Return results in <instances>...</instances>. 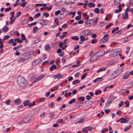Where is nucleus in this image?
<instances>
[{"label": "nucleus", "instance_id": "obj_1", "mask_svg": "<svg viewBox=\"0 0 133 133\" xmlns=\"http://www.w3.org/2000/svg\"><path fill=\"white\" fill-rule=\"evenodd\" d=\"M17 82L19 86L23 88L25 85V81L24 79L22 77H19L17 78Z\"/></svg>", "mask_w": 133, "mask_h": 133}, {"label": "nucleus", "instance_id": "obj_2", "mask_svg": "<svg viewBox=\"0 0 133 133\" xmlns=\"http://www.w3.org/2000/svg\"><path fill=\"white\" fill-rule=\"evenodd\" d=\"M28 55L26 54H23L20 57V58L18 60V63L24 62L28 59Z\"/></svg>", "mask_w": 133, "mask_h": 133}, {"label": "nucleus", "instance_id": "obj_3", "mask_svg": "<svg viewBox=\"0 0 133 133\" xmlns=\"http://www.w3.org/2000/svg\"><path fill=\"white\" fill-rule=\"evenodd\" d=\"M102 56L99 54V53H96L91 57L90 60L91 61L93 62Z\"/></svg>", "mask_w": 133, "mask_h": 133}, {"label": "nucleus", "instance_id": "obj_4", "mask_svg": "<svg viewBox=\"0 0 133 133\" xmlns=\"http://www.w3.org/2000/svg\"><path fill=\"white\" fill-rule=\"evenodd\" d=\"M119 51L117 49L113 50L110 54V56L111 57H115L118 55Z\"/></svg>", "mask_w": 133, "mask_h": 133}, {"label": "nucleus", "instance_id": "obj_5", "mask_svg": "<svg viewBox=\"0 0 133 133\" xmlns=\"http://www.w3.org/2000/svg\"><path fill=\"white\" fill-rule=\"evenodd\" d=\"M82 35L87 36H88L91 35L92 33L90 30H86L83 31L82 32Z\"/></svg>", "mask_w": 133, "mask_h": 133}, {"label": "nucleus", "instance_id": "obj_6", "mask_svg": "<svg viewBox=\"0 0 133 133\" xmlns=\"http://www.w3.org/2000/svg\"><path fill=\"white\" fill-rule=\"evenodd\" d=\"M129 8H127L125 10V11L124 12V14H125V17H124L125 15L124 14H122V16L125 19H127L128 18V16L127 12L128 11H129Z\"/></svg>", "mask_w": 133, "mask_h": 133}, {"label": "nucleus", "instance_id": "obj_7", "mask_svg": "<svg viewBox=\"0 0 133 133\" xmlns=\"http://www.w3.org/2000/svg\"><path fill=\"white\" fill-rule=\"evenodd\" d=\"M98 19V18L97 17L95 19H89V22H90V24L91 25L96 24Z\"/></svg>", "mask_w": 133, "mask_h": 133}, {"label": "nucleus", "instance_id": "obj_8", "mask_svg": "<svg viewBox=\"0 0 133 133\" xmlns=\"http://www.w3.org/2000/svg\"><path fill=\"white\" fill-rule=\"evenodd\" d=\"M41 61V59H38L35 60L34 62L32 63V65L34 66L40 63Z\"/></svg>", "mask_w": 133, "mask_h": 133}, {"label": "nucleus", "instance_id": "obj_9", "mask_svg": "<svg viewBox=\"0 0 133 133\" xmlns=\"http://www.w3.org/2000/svg\"><path fill=\"white\" fill-rule=\"evenodd\" d=\"M53 77L54 79L58 78V79H59L62 78L63 76L60 73H58L56 75L53 76Z\"/></svg>", "mask_w": 133, "mask_h": 133}, {"label": "nucleus", "instance_id": "obj_10", "mask_svg": "<svg viewBox=\"0 0 133 133\" xmlns=\"http://www.w3.org/2000/svg\"><path fill=\"white\" fill-rule=\"evenodd\" d=\"M29 118L28 117H26L24 118L22 121V122L21 123H19V124H22V123H26L29 122Z\"/></svg>", "mask_w": 133, "mask_h": 133}, {"label": "nucleus", "instance_id": "obj_11", "mask_svg": "<svg viewBox=\"0 0 133 133\" xmlns=\"http://www.w3.org/2000/svg\"><path fill=\"white\" fill-rule=\"evenodd\" d=\"M106 69V68L105 67L104 68H102V67H101L99 69L97 70V72H98L101 71H105Z\"/></svg>", "mask_w": 133, "mask_h": 133}, {"label": "nucleus", "instance_id": "obj_12", "mask_svg": "<svg viewBox=\"0 0 133 133\" xmlns=\"http://www.w3.org/2000/svg\"><path fill=\"white\" fill-rule=\"evenodd\" d=\"M8 28L7 26L5 25L2 29H3V32H7L8 30Z\"/></svg>", "mask_w": 133, "mask_h": 133}, {"label": "nucleus", "instance_id": "obj_13", "mask_svg": "<svg viewBox=\"0 0 133 133\" xmlns=\"http://www.w3.org/2000/svg\"><path fill=\"white\" fill-rule=\"evenodd\" d=\"M103 80V78L102 77L98 78L95 79L94 81V83L96 82L97 81H102Z\"/></svg>", "mask_w": 133, "mask_h": 133}, {"label": "nucleus", "instance_id": "obj_14", "mask_svg": "<svg viewBox=\"0 0 133 133\" xmlns=\"http://www.w3.org/2000/svg\"><path fill=\"white\" fill-rule=\"evenodd\" d=\"M123 68H119L117 69L115 71L119 75V74L122 72Z\"/></svg>", "mask_w": 133, "mask_h": 133}, {"label": "nucleus", "instance_id": "obj_15", "mask_svg": "<svg viewBox=\"0 0 133 133\" xmlns=\"http://www.w3.org/2000/svg\"><path fill=\"white\" fill-rule=\"evenodd\" d=\"M14 40L15 42H16L18 43H22L23 42L22 40H19V38H18L14 39Z\"/></svg>", "mask_w": 133, "mask_h": 133}, {"label": "nucleus", "instance_id": "obj_16", "mask_svg": "<svg viewBox=\"0 0 133 133\" xmlns=\"http://www.w3.org/2000/svg\"><path fill=\"white\" fill-rule=\"evenodd\" d=\"M43 78V77L42 76H39L34 81L32 82L33 83H35L36 82H37L38 81L41 80V79Z\"/></svg>", "mask_w": 133, "mask_h": 133}, {"label": "nucleus", "instance_id": "obj_17", "mask_svg": "<svg viewBox=\"0 0 133 133\" xmlns=\"http://www.w3.org/2000/svg\"><path fill=\"white\" fill-rule=\"evenodd\" d=\"M119 121L121 123H126L127 121L124 118H121L119 120Z\"/></svg>", "mask_w": 133, "mask_h": 133}, {"label": "nucleus", "instance_id": "obj_18", "mask_svg": "<svg viewBox=\"0 0 133 133\" xmlns=\"http://www.w3.org/2000/svg\"><path fill=\"white\" fill-rule=\"evenodd\" d=\"M29 103V101L28 100H26L24 102L23 104L24 106H26L27 105L28 106V104Z\"/></svg>", "mask_w": 133, "mask_h": 133}, {"label": "nucleus", "instance_id": "obj_19", "mask_svg": "<svg viewBox=\"0 0 133 133\" xmlns=\"http://www.w3.org/2000/svg\"><path fill=\"white\" fill-rule=\"evenodd\" d=\"M56 68V66L55 64L52 65L51 67H50V70L53 71V69H55Z\"/></svg>", "mask_w": 133, "mask_h": 133}, {"label": "nucleus", "instance_id": "obj_20", "mask_svg": "<svg viewBox=\"0 0 133 133\" xmlns=\"http://www.w3.org/2000/svg\"><path fill=\"white\" fill-rule=\"evenodd\" d=\"M50 47L49 46V45L47 44L45 46V49L47 51H49L50 49Z\"/></svg>", "mask_w": 133, "mask_h": 133}, {"label": "nucleus", "instance_id": "obj_21", "mask_svg": "<svg viewBox=\"0 0 133 133\" xmlns=\"http://www.w3.org/2000/svg\"><path fill=\"white\" fill-rule=\"evenodd\" d=\"M21 102V101L19 98L17 99H16L15 101V103L17 105L18 104Z\"/></svg>", "mask_w": 133, "mask_h": 133}, {"label": "nucleus", "instance_id": "obj_22", "mask_svg": "<svg viewBox=\"0 0 133 133\" xmlns=\"http://www.w3.org/2000/svg\"><path fill=\"white\" fill-rule=\"evenodd\" d=\"M108 36L109 35L108 34H107L104 35L103 36V39H104L103 40H104L106 41H107L108 39Z\"/></svg>", "mask_w": 133, "mask_h": 133}, {"label": "nucleus", "instance_id": "obj_23", "mask_svg": "<svg viewBox=\"0 0 133 133\" xmlns=\"http://www.w3.org/2000/svg\"><path fill=\"white\" fill-rule=\"evenodd\" d=\"M40 41V40L38 38H35L34 40V41L35 43H37Z\"/></svg>", "mask_w": 133, "mask_h": 133}, {"label": "nucleus", "instance_id": "obj_24", "mask_svg": "<svg viewBox=\"0 0 133 133\" xmlns=\"http://www.w3.org/2000/svg\"><path fill=\"white\" fill-rule=\"evenodd\" d=\"M67 32H66L63 33V35L62 36H60V38L61 39H63L64 38V37H66V35H65L64 34H67Z\"/></svg>", "mask_w": 133, "mask_h": 133}, {"label": "nucleus", "instance_id": "obj_25", "mask_svg": "<svg viewBox=\"0 0 133 133\" xmlns=\"http://www.w3.org/2000/svg\"><path fill=\"white\" fill-rule=\"evenodd\" d=\"M71 39H72L78 41L79 39L78 37L77 36H74L71 37Z\"/></svg>", "mask_w": 133, "mask_h": 133}, {"label": "nucleus", "instance_id": "obj_26", "mask_svg": "<svg viewBox=\"0 0 133 133\" xmlns=\"http://www.w3.org/2000/svg\"><path fill=\"white\" fill-rule=\"evenodd\" d=\"M95 5V4L93 3H90L88 4L89 6L90 7H94Z\"/></svg>", "mask_w": 133, "mask_h": 133}, {"label": "nucleus", "instance_id": "obj_27", "mask_svg": "<svg viewBox=\"0 0 133 133\" xmlns=\"http://www.w3.org/2000/svg\"><path fill=\"white\" fill-rule=\"evenodd\" d=\"M94 11L95 13L98 14L99 12V9L98 8H97L94 10Z\"/></svg>", "mask_w": 133, "mask_h": 133}, {"label": "nucleus", "instance_id": "obj_28", "mask_svg": "<svg viewBox=\"0 0 133 133\" xmlns=\"http://www.w3.org/2000/svg\"><path fill=\"white\" fill-rule=\"evenodd\" d=\"M112 74L114 75V77H115V78L118 75L115 71H114Z\"/></svg>", "mask_w": 133, "mask_h": 133}, {"label": "nucleus", "instance_id": "obj_29", "mask_svg": "<svg viewBox=\"0 0 133 133\" xmlns=\"http://www.w3.org/2000/svg\"><path fill=\"white\" fill-rule=\"evenodd\" d=\"M45 21L43 19H42L40 20V24H41L42 25H44L45 24Z\"/></svg>", "mask_w": 133, "mask_h": 133}, {"label": "nucleus", "instance_id": "obj_30", "mask_svg": "<svg viewBox=\"0 0 133 133\" xmlns=\"http://www.w3.org/2000/svg\"><path fill=\"white\" fill-rule=\"evenodd\" d=\"M84 35H81L80 37V38L81 41H84L85 36Z\"/></svg>", "mask_w": 133, "mask_h": 133}, {"label": "nucleus", "instance_id": "obj_31", "mask_svg": "<svg viewBox=\"0 0 133 133\" xmlns=\"http://www.w3.org/2000/svg\"><path fill=\"white\" fill-rule=\"evenodd\" d=\"M80 82V81L79 80L76 79L73 81L72 82V84H75L76 83H79Z\"/></svg>", "mask_w": 133, "mask_h": 133}, {"label": "nucleus", "instance_id": "obj_32", "mask_svg": "<svg viewBox=\"0 0 133 133\" xmlns=\"http://www.w3.org/2000/svg\"><path fill=\"white\" fill-rule=\"evenodd\" d=\"M22 45H19L17 47H14L13 48V49L14 50H16L18 49V48H19L22 47Z\"/></svg>", "mask_w": 133, "mask_h": 133}, {"label": "nucleus", "instance_id": "obj_33", "mask_svg": "<svg viewBox=\"0 0 133 133\" xmlns=\"http://www.w3.org/2000/svg\"><path fill=\"white\" fill-rule=\"evenodd\" d=\"M75 99L74 98L71 100L69 102V104H71L72 103L75 102Z\"/></svg>", "mask_w": 133, "mask_h": 133}, {"label": "nucleus", "instance_id": "obj_34", "mask_svg": "<svg viewBox=\"0 0 133 133\" xmlns=\"http://www.w3.org/2000/svg\"><path fill=\"white\" fill-rule=\"evenodd\" d=\"M85 98L83 97H80L78 98V100H80L81 101H83L84 100Z\"/></svg>", "mask_w": 133, "mask_h": 133}, {"label": "nucleus", "instance_id": "obj_35", "mask_svg": "<svg viewBox=\"0 0 133 133\" xmlns=\"http://www.w3.org/2000/svg\"><path fill=\"white\" fill-rule=\"evenodd\" d=\"M27 2H25L22 3L21 4V6L22 7H24L26 4Z\"/></svg>", "mask_w": 133, "mask_h": 133}, {"label": "nucleus", "instance_id": "obj_36", "mask_svg": "<svg viewBox=\"0 0 133 133\" xmlns=\"http://www.w3.org/2000/svg\"><path fill=\"white\" fill-rule=\"evenodd\" d=\"M37 29V27L36 26H35L34 27L33 29V31H32L33 33H34V34L35 33H36L35 31Z\"/></svg>", "mask_w": 133, "mask_h": 133}, {"label": "nucleus", "instance_id": "obj_37", "mask_svg": "<svg viewBox=\"0 0 133 133\" xmlns=\"http://www.w3.org/2000/svg\"><path fill=\"white\" fill-rule=\"evenodd\" d=\"M10 14L11 15V16L10 18V19H12V18H14V15L15 13L14 12H11L10 13Z\"/></svg>", "mask_w": 133, "mask_h": 133}, {"label": "nucleus", "instance_id": "obj_38", "mask_svg": "<svg viewBox=\"0 0 133 133\" xmlns=\"http://www.w3.org/2000/svg\"><path fill=\"white\" fill-rule=\"evenodd\" d=\"M41 15V14L40 13H38L37 14L35 15L34 16V17L35 18H37L39 17Z\"/></svg>", "mask_w": 133, "mask_h": 133}, {"label": "nucleus", "instance_id": "obj_39", "mask_svg": "<svg viewBox=\"0 0 133 133\" xmlns=\"http://www.w3.org/2000/svg\"><path fill=\"white\" fill-rule=\"evenodd\" d=\"M131 127V125H129V126L127 127H126L124 130V131H126L128 130Z\"/></svg>", "mask_w": 133, "mask_h": 133}, {"label": "nucleus", "instance_id": "obj_40", "mask_svg": "<svg viewBox=\"0 0 133 133\" xmlns=\"http://www.w3.org/2000/svg\"><path fill=\"white\" fill-rule=\"evenodd\" d=\"M12 8L11 7H9L8 8H6L5 9V11L6 12H8L11 10Z\"/></svg>", "mask_w": 133, "mask_h": 133}, {"label": "nucleus", "instance_id": "obj_41", "mask_svg": "<svg viewBox=\"0 0 133 133\" xmlns=\"http://www.w3.org/2000/svg\"><path fill=\"white\" fill-rule=\"evenodd\" d=\"M113 25V23H109L108 25L106 27H105V29H107L109 28L111 25Z\"/></svg>", "mask_w": 133, "mask_h": 133}, {"label": "nucleus", "instance_id": "obj_42", "mask_svg": "<svg viewBox=\"0 0 133 133\" xmlns=\"http://www.w3.org/2000/svg\"><path fill=\"white\" fill-rule=\"evenodd\" d=\"M125 104H127V105L125 106V107H128L129 106V101H127L125 102Z\"/></svg>", "mask_w": 133, "mask_h": 133}, {"label": "nucleus", "instance_id": "obj_43", "mask_svg": "<svg viewBox=\"0 0 133 133\" xmlns=\"http://www.w3.org/2000/svg\"><path fill=\"white\" fill-rule=\"evenodd\" d=\"M87 75V73H85L81 77V79H84L85 78V76Z\"/></svg>", "mask_w": 133, "mask_h": 133}, {"label": "nucleus", "instance_id": "obj_44", "mask_svg": "<svg viewBox=\"0 0 133 133\" xmlns=\"http://www.w3.org/2000/svg\"><path fill=\"white\" fill-rule=\"evenodd\" d=\"M108 130V129L106 128L102 130H101V132L102 133H104L106 131H107Z\"/></svg>", "mask_w": 133, "mask_h": 133}, {"label": "nucleus", "instance_id": "obj_45", "mask_svg": "<svg viewBox=\"0 0 133 133\" xmlns=\"http://www.w3.org/2000/svg\"><path fill=\"white\" fill-rule=\"evenodd\" d=\"M68 27V25L66 23H65L62 26V27L63 28H65Z\"/></svg>", "mask_w": 133, "mask_h": 133}, {"label": "nucleus", "instance_id": "obj_46", "mask_svg": "<svg viewBox=\"0 0 133 133\" xmlns=\"http://www.w3.org/2000/svg\"><path fill=\"white\" fill-rule=\"evenodd\" d=\"M104 39H103V38L102 39H101L100 41V43L101 44H102L104 43L107 41L105 40H103Z\"/></svg>", "mask_w": 133, "mask_h": 133}, {"label": "nucleus", "instance_id": "obj_47", "mask_svg": "<svg viewBox=\"0 0 133 133\" xmlns=\"http://www.w3.org/2000/svg\"><path fill=\"white\" fill-rule=\"evenodd\" d=\"M11 102V101L10 100L8 99L5 101V103L7 105H9L10 104Z\"/></svg>", "mask_w": 133, "mask_h": 133}, {"label": "nucleus", "instance_id": "obj_48", "mask_svg": "<svg viewBox=\"0 0 133 133\" xmlns=\"http://www.w3.org/2000/svg\"><path fill=\"white\" fill-rule=\"evenodd\" d=\"M55 116V114L53 112L51 113L50 114V117L52 118L53 119Z\"/></svg>", "mask_w": 133, "mask_h": 133}, {"label": "nucleus", "instance_id": "obj_49", "mask_svg": "<svg viewBox=\"0 0 133 133\" xmlns=\"http://www.w3.org/2000/svg\"><path fill=\"white\" fill-rule=\"evenodd\" d=\"M61 11L60 10H58L57 11L55 12V15L56 16H57L59 14L61 13Z\"/></svg>", "mask_w": 133, "mask_h": 133}, {"label": "nucleus", "instance_id": "obj_50", "mask_svg": "<svg viewBox=\"0 0 133 133\" xmlns=\"http://www.w3.org/2000/svg\"><path fill=\"white\" fill-rule=\"evenodd\" d=\"M123 104H124V101H121L118 104L119 107H121L122 106V105Z\"/></svg>", "mask_w": 133, "mask_h": 133}, {"label": "nucleus", "instance_id": "obj_51", "mask_svg": "<svg viewBox=\"0 0 133 133\" xmlns=\"http://www.w3.org/2000/svg\"><path fill=\"white\" fill-rule=\"evenodd\" d=\"M21 37L22 38L23 40H25L26 39V37L24 35L22 34H21Z\"/></svg>", "mask_w": 133, "mask_h": 133}, {"label": "nucleus", "instance_id": "obj_52", "mask_svg": "<svg viewBox=\"0 0 133 133\" xmlns=\"http://www.w3.org/2000/svg\"><path fill=\"white\" fill-rule=\"evenodd\" d=\"M9 37V35H6L5 36L3 37V40H6L8 39Z\"/></svg>", "mask_w": 133, "mask_h": 133}, {"label": "nucleus", "instance_id": "obj_53", "mask_svg": "<svg viewBox=\"0 0 133 133\" xmlns=\"http://www.w3.org/2000/svg\"><path fill=\"white\" fill-rule=\"evenodd\" d=\"M84 121V118H82L81 119H80L79 121H78V123H82Z\"/></svg>", "mask_w": 133, "mask_h": 133}, {"label": "nucleus", "instance_id": "obj_54", "mask_svg": "<svg viewBox=\"0 0 133 133\" xmlns=\"http://www.w3.org/2000/svg\"><path fill=\"white\" fill-rule=\"evenodd\" d=\"M81 18V16L80 15L79 16H78L76 17L75 18V19L76 20H79Z\"/></svg>", "mask_w": 133, "mask_h": 133}, {"label": "nucleus", "instance_id": "obj_55", "mask_svg": "<svg viewBox=\"0 0 133 133\" xmlns=\"http://www.w3.org/2000/svg\"><path fill=\"white\" fill-rule=\"evenodd\" d=\"M121 9L119 8L118 9H116L115 12V13H118L120 12L121 11Z\"/></svg>", "mask_w": 133, "mask_h": 133}, {"label": "nucleus", "instance_id": "obj_56", "mask_svg": "<svg viewBox=\"0 0 133 133\" xmlns=\"http://www.w3.org/2000/svg\"><path fill=\"white\" fill-rule=\"evenodd\" d=\"M43 15L46 17H47L49 16V14L46 12L44 13L43 14Z\"/></svg>", "mask_w": 133, "mask_h": 133}, {"label": "nucleus", "instance_id": "obj_57", "mask_svg": "<svg viewBox=\"0 0 133 133\" xmlns=\"http://www.w3.org/2000/svg\"><path fill=\"white\" fill-rule=\"evenodd\" d=\"M63 45V43L62 42H60L59 43V46L60 48H62Z\"/></svg>", "mask_w": 133, "mask_h": 133}, {"label": "nucleus", "instance_id": "obj_58", "mask_svg": "<svg viewBox=\"0 0 133 133\" xmlns=\"http://www.w3.org/2000/svg\"><path fill=\"white\" fill-rule=\"evenodd\" d=\"M75 13H76V12H70V15L72 14L73 15L72 17V18H73L75 16Z\"/></svg>", "mask_w": 133, "mask_h": 133}, {"label": "nucleus", "instance_id": "obj_59", "mask_svg": "<svg viewBox=\"0 0 133 133\" xmlns=\"http://www.w3.org/2000/svg\"><path fill=\"white\" fill-rule=\"evenodd\" d=\"M21 14V12L20 11H19V12H18L16 13V17H19V16Z\"/></svg>", "mask_w": 133, "mask_h": 133}, {"label": "nucleus", "instance_id": "obj_60", "mask_svg": "<svg viewBox=\"0 0 133 133\" xmlns=\"http://www.w3.org/2000/svg\"><path fill=\"white\" fill-rule=\"evenodd\" d=\"M63 119H60L58 120L57 122L59 123H61L63 122Z\"/></svg>", "mask_w": 133, "mask_h": 133}, {"label": "nucleus", "instance_id": "obj_61", "mask_svg": "<svg viewBox=\"0 0 133 133\" xmlns=\"http://www.w3.org/2000/svg\"><path fill=\"white\" fill-rule=\"evenodd\" d=\"M119 2L117 1H116V0H114V4L116 5H117L119 3Z\"/></svg>", "mask_w": 133, "mask_h": 133}, {"label": "nucleus", "instance_id": "obj_62", "mask_svg": "<svg viewBox=\"0 0 133 133\" xmlns=\"http://www.w3.org/2000/svg\"><path fill=\"white\" fill-rule=\"evenodd\" d=\"M49 61H46L43 62L42 63V65H44L46 64L49 63Z\"/></svg>", "mask_w": 133, "mask_h": 133}, {"label": "nucleus", "instance_id": "obj_63", "mask_svg": "<svg viewBox=\"0 0 133 133\" xmlns=\"http://www.w3.org/2000/svg\"><path fill=\"white\" fill-rule=\"evenodd\" d=\"M86 99L87 100H89L91 99V97L89 96L88 95L86 96Z\"/></svg>", "mask_w": 133, "mask_h": 133}, {"label": "nucleus", "instance_id": "obj_64", "mask_svg": "<svg viewBox=\"0 0 133 133\" xmlns=\"http://www.w3.org/2000/svg\"><path fill=\"white\" fill-rule=\"evenodd\" d=\"M26 133H35V132L34 131L32 130L30 131H29L27 132Z\"/></svg>", "mask_w": 133, "mask_h": 133}]
</instances>
